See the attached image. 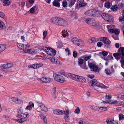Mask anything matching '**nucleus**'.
Masks as SVG:
<instances>
[{"label": "nucleus", "instance_id": "f257e3e1", "mask_svg": "<svg viewBox=\"0 0 124 124\" xmlns=\"http://www.w3.org/2000/svg\"><path fill=\"white\" fill-rule=\"evenodd\" d=\"M50 22L56 25L63 27H66L68 25V22L64 19L58 17L51 18L50 19Z\"/></svg>", "mask_w": 124, "mask_h": 124}, {"label": "nucleus", "instance_id": "f03ea898", "mask_svg": "<svg viewBox=\"0 0 124 124\" xmlns=\"http://www.w3.org/2000/svg\"><path fill=\"white\" fill-rule=\"evenodd\" d=\"M85 22L88 24L93 26L96 29L100 28V26L99 22L94 19L87 18L85 20Z\"/></svg>", "mask_w": 124, "mask_h": 124}, {"label": "nucleus", "instance_id": "7ed1b4c3", "mask_svg": "<svg viewBox=\"0 0 124 124\" xmlns=\"http://www.w3.org/2000/svg\"><path fill=\"white\" fill-rule=\"evenodd\" d=\"M101 16L105 20L108 22H112L113 21V17L109 14L102 13Z\"/></svg>", "mask_w": 124, "mask_h": 124}, {"label": "nucleus", "instance_id": "20e7f679", "mask_svg": "<svg viewBox=\"0 0 124 124\" xmlns=\"http://www.w3.org/2000/svg\"><path fill=\"white\" fill-rule=\"evenodd\" d=\"M88 66L91 69V70L95 72H99V69L98 66L95 64L92 63H89Z\"/></svg>", "mask_w": 124, "mask_h": 124}, {"label": "nucleus", "instance_id": "39448f33", "mask_svg": "<svg viewBox=\"0 0 124 124\" xmlns=\"http://www.w3.org/2000/svg\"><path fill=\"white\" fill-rule=\"evenodd\" d=\"M78 64L82 68L85 70L87 69L88 68L86 65L85 62L84 61L83 59H78Z\"/></svg>", "mask_w": 124, "mask_h": 124}, {"label": "nucleus", "instance_id": "423d86ee", "mask_svg": "<svg viewBox=\"0 0 124 124\" xmlns=\"http://www.w3.org/2000/svg\"><path fill=\"white\" fill-rule=\"evenodd\" d=\"M54 76L55 79L58 82L63 83L65 81L64 78L61 75L55 74Z\"/></svg>", "mask_w": 124, "mask_h": 124}, {"label": "nucleus", "instance_id": "0eeeda50", "mask_svg": "<svg viewBox=\"0 0 124 124\" xmlns=\"http://www.w3.org/2000/svg\"><path fill=\"white\" fill-rule=\"evenodd\" d=\"M53 113L55 114L60 115L64 114L65 113L69 114V111L67 107H66L65 108V110L62 111L60 110L56 109L54 110L53 111Z\"/></svg>", "mask_w": 124, "mask_h": 124}, {"label": "nucleus", "instance_id": "6e6552de", "mask_svg": "<svg viewBox=\"0 0 124 124\" xmlns=\"http://www.w3.org/2000/svg\"><path fill=\"white\" fill-rule=\"evenodd\" d=\"M39 107L37 108V110L38 111L39 110H42L43 111L46 112L47 111V108L42 103H39L38 105Z\"/></svg>", "mask_w": 124, "mask_h": 124}, {"label": "nucleus", "instance_id": "1a4fd4ad", "mask_svg": "<svg viewBox=\"0 0 124 124\" xmlns=\"http://www.w3.org/2000/svg\"><path fill=\"white\" fill-rule=\"evenodd\" d=\"M100 40L108 46H109L111 43L110 41L108 39H107L106 37L101 38Z\"/></svg>", "mask_w": 124, "mask_h": 124}, {"label": "nucleus", "instance_id": "9d476101", "mask_svg": "<svg viewBox=\"0 0 124 124\" xmlns=\"http://www.w3.org/2000/svg\"><path fill=\"white\" fill-rule=\"evenodd\" d=\"M113 55L117 60H119L120 59H122L124 58L123 57V56L121 55V53L118 52L114 53L113 54Z\"/></svg>", "mask_w": 124, "mask_h": 124}, {"label": "nucleus", "instance_id": "9b49d317", "mask_svg": "<svg viewBox=\"0 0 124 124\" xmlns=\"http://www.w3.org/2000/svg\"><path fill=\"white\" fill-rule=\"evenodd\" d=\"M68 76L70 78L76 81L78 78V75H75L71 73H68Z\"/></svg>", "mask_w": 124, "mask_h": 124}, {"label": "nucleus", "instance_id": "f8f14e48", "mask_svg": "<svg viewBox=\"0 0 124 124\" xmlns=\"http://www.w3.org/2000/svg\"><path fill=\"white\" fill-rule=\"evenodd\" d=\"M80 39L77 38L75 37H73L71 39L72 42L75 44L78 45V43Z\"/></svg>", "mask_w": 124, "mask_h": 124}, {"label": "nucleus", "instance_id": "ddd939ff", "mask_svg": "<svg viewBox=\"0 0 124 124\" xmlns=\"http://www.w3.org/2000/svg\"><path fill=\"white\" fill-rule=\"evenodd\" d=\"M91 10L92 16H98V10L95 9H91Z\"/></svg>", "mask_w": 124, "mask_h": 124}, {"label": "nucleus", "instance_id": "4468645a", "mask_svg": "<svg viewBox=\"0 0 124 124\" xmlns=\"http://www.w3.org/2000/svg\"><path fill=\"white\" fill-rule=\"evenodd\" d=\"M13 64L11 63L5 64L3 65L2 67L3 69L10 68L13 66Z\"/></svg>", "mask_w": 124, "mask_h": 124}, {"label": "nucleus", "instance_id": "2eb2a0df", "mask_svg": "<svg viewBox=\"0 0 124 124\" xmlns=\"http://www.w3.org/2000/svg\"><path fill=\"white\" fill-rule=\"evenodd\" d=\"M77 79L76 80L77 81H78L82 82H84L86 81V79L85 78L82 76H78Z\"/></svg>", "mask_w": 124, "mask_h": 124}, {"label": "nucleus", "instance_id": "dca6fc26", "mask_svg": "<svg viewBox=\"0 0 124 124\" xmlns=\"http://www.w3.org/2000/svg\"><path fill=\"white\" fill-rule=\"evenodd\" d=\"M41 81L43 82L49 83L50 82V80L48 78H46L45 77H43L40 79Z\"/></svg>", "mask_w": 124, "mask_h": 124}, {"label": "nucleus", "instance_id": "f3484780", "mask_svg": "<svg viewBox=\"0 0 124 124\" xmlns=\"http://www.w3.org/2000/svg\"><path fill=\"white\" fill-rule=\"evenodd\" d=\"M118 52L120 53L124 57V47H120L118 50Z\"/></svg>", "mask_w": 124, "mask_h": 124}, {"label": "nucleus", "instance_id": "a211bd4d", "mask_svg": "<svg viewBox=\"0 0 124 124\" xmlns=\"http://www.w3.org/2000/svg\"><path fill=\"white\" fill-rule=\"evenodd\" d=\"M97 81L96 80L93 79L91 81V83L92 86H94L97 85Z\"/></svg>", "mask_w": 124, "mask_h": 124}, {"label": "nucleus", "instance_id": "6ab92c4d", "mask_svg": "<svg viewBox=\"0 0 124 124\" xmlns=\"http://www.w3.org/2000/svg\"><path fill=\"white\" fill-rule=\"evenodd\" d=\"M30 105L28 106L26 108V110L27 109L28 110H30L32 109V107H33L34 104L31 101L29 102Z\"/></svg>", "mask_w": 124, "mask_h": 124}, {"label": "nucleus", "instance_id": "aec40b11", "mask_svg": "<svg viewBox=\"0 0 124 124\" xmlns=\"http://www.w3.org/2000/svg\"><path fill=\"white\" fill-rule=\"evenodd\" d=\"M97 41V39L94 38H92L89 39L88 40V42L89 43L96 42Z\"/></svg>", "mask_w": 124, "mask_h": 124}, {"label": "nucleus", "instance_id": "412c9836", "mask_svg": "<svg viewBox=\"0 0 124 124\" xmlns=\"http://www.w3.org/2000/svg\"><path fill=\"white\" fill-rule=\"evenodd\" d=\"M37 53L36 50L34 49H29V54H35Z\"/></svg>", "mask_w": 124, "mask_h": 124}, {"label": "nucleus", "instance_id": "4be33fe9", "mask_svg": "<svg viewBox=\"0 0 124 124\" xmlns=\"http://www.w3.org/2000/svg\"><path fill=\"white\" fill-rule=\"evenodd\" d=\"M6 29V26L4 23L0 20V29L2 30Z\"/></svg>", "mask_w": 124, "mask_h": 124}, {"label": "nucleus", "instance_id": "5701e85b", "mask_svg": "<svg viewBox=\"0 0 124 124\" xmlns=\"http://www.w3.org/2000/svg\"><path fill=\"white\" fill-rule=\"evenodd\" d=\"M6 47V45H5L0 44V53L4 51Z\"/></svg>", "mask_w": 124, "mask_h": 124}, {"label": "nucleus", "instance_id": "b1692460", "mask_svg": "<svg viewBox=\"0 0 124 124\" xmlns=\"http://www.w3.org/2000/svg\"><path fill=\"white\" fill-rule=\"evenodd\" d=\"M53 4L54 6H55L59 7L60 6V3L57 0H54L53 2Z\"/></svg>", "mask_w": 124, "mask_h": 124}, {"label": "nucleus", "instance_id": "393cba45", "mask_svg": "<svg viewBox=\"0 0 124 124\" xmlns=\"http://www.w3.org/2000/svg\"><path fill=\"white\" fill-rule=\"evenodd\" d=\"M99 108L98 111L99 112H102L105 111L107 110V108L105 107H98Z\"/></svg>", "mask_w": 124, "mask_h": 124}, {"label": "nucleus", "instance_id": "a878e982", "mask_svg": "<svg viewBox=\"0 0 124 124\" xmlns=\"http://www.w3.org/2000/svg\"><path fill=\"white\" fill-rule=\"evenodd\" d=\"M3 5L4 6L9 5L10 4V1L8 0H4L3 2Z\"/></svg>", "mask_w": 124, "mask_h": 124}, {"label": "nucleus", "instance_id": "bb28decb", "mask_svg": "<svg viewBox=\"0 0 124 124\" xmlns=\"http://www.w3.org/2000/svg\"><path fill=\"white\" fill-rule=\"evenodd\" d=\"M50 60L53 63H57V60L56 59H55L54 57H50Z\"/></svg>", "mask_w": 124, "mask_h": 124}, {"label": "nucleus", "instance_id": "cd10ccee", "mask_svg": "<svg viewBox=\"0 0 124 124\" xmlns=\"http://www.w3.org/2000/svg\"><path fill=\"white\" fill-rule=\"evenodd\" d=\"M105 72L107 75H110L112 74L111 71L108 68L105 69Z\"/></svg>", "mask_w": 124, "mask_h": 124}, {"label": "nucleus", "instance_id": "c85d7f7f", "mask_svg": "<svg viewBox=\"0 0 124 124\" xmlns=\"http://www.w3.org/2000/svg\"><path fill=\"white\" fill-rule=\"evenodd\" d=\"M17 45L18 47L21 50L24 49V45L21 43H19L17 44Z\"/></svg>", "mask_w": 124, "mask_h": 124}, {"label": "nucleus", "instance_id": "c756f323", "mask_svg": "<svg viewBox=\"0 0 124 124\" xmlns=\"http://www.w3.org/2000/svg\"><path fill=\"white\" fill-rule=\"evenodd\" d=\"M85 14L87 16H92L91 10H89L85 13Z\"/></svg>", "mask_w": 124, "mask_h": 124}, {"label": "nucleus", "instance_id": "7c9ffc66", "mask_svg": "<svg viewBox=\"0 0 124 124\" xmlns=\"http://www.w3.org/2000/svg\"><path fill=\"white\" fill-rule=\"evenodd\" d=\"M76 0H70L69 3V6L71 7L74 4Z\"/></svg>", "mask_w": 124, "mask_h": 124}, {"label": "nucleus", "instance_id": "2f4dec72", "mask_svg": "<svg viewBox=\"0 0 124 124\" xmlns=\"http://www.w3.org/2000/svg\"><path fill=\"white\" fill-rule=\"evenodd\" d=\"M42 49H43V50L46 52L47 53V52L49 51L50 50L51 48L48 47L44 46H42Z\"/></svg>", "mask_w": 124, "mask_h": 124}, {"label": "nucleus", "instance_id": "473e14b6", "mask_svg": "<svg viewBox=\"0 0 124 124\" xmlns=\"http://www.w3.org/2000/svg\"><path fill=\"white\" fill-rule=\"evenodd\" d=\"M37 64H35L33 65H29L28 67L29 68H32L34 69H36L37 68Z\"/></svg>", "mask_w": 124, "mask_h": 124}, {"label": "nucleus", "instance_id": "72a5a7b5", "mask_svg": "<svg viewBox=\"0 0 124 124\" xmlns=\"http://www.w3.org/2000/svg\"><path fill=\"white\" fill-rule=\"evenodd\" d=\"M114 120H111V119H107L106 120V122L108 124H115L114 123Z\"/></svg>", "mask_w": 124, "mask_h": 124}, {"label": "nucleus", "instance_id": "f704fd0d", "mask_svg": "<svg viewBox=\"0 0 124 124\" xmlns=\"http://www.w3.org/2000/svg\"><path fill=\"white\" fill-rule=\"evenodd\" d=\"M97 86L102 88H107V86L101 83H99L98 85L97 84Z\"/></svg>", "mask_w": 124, "mask_h": 124}, {"label": "nucleus", "instance_id": "c9c22d12", "mask_svg": "<svg viewBox=\"0 0 124 124\" xmlns=\"http://www.w3.org/2000/svg\"><path fill=\"white\" fill-rule=\"evenodd\" d=\"M122 16L119 18V20L120 22H122L124 20V10L123 11Z\"/></svg>", "mask_w": 124, "mask_h": 124}, {"label": "nucleus", "instance_id": "e433bc0d", "mask_svg": "<svg viewBox=\"0 0 124 124\" xmlns=\"http://www.w3.org/2000/svg\"><path fill=\"white\" fill-rule=\"evenodd\" d=\"M37 7L35 6L31 8L30 10V12L31 13H33L35 11V9Z\"/></svg>", "mask_w": 124, "mask_h": 124}, {"label": "nucleus", "instance_id": "4c0bfd02", "mask_svg": "<svg viewBox=\"0 0 124 124\" xmlns=\"http://www.w3.org/2000/svg\"><path fill=\"white\" fill-rule=\"evenodd\" d=\"M69 114L67 113H65L64 114H65V120L66 122H68L69 121V116L68 115Z\"/></svg>", "mask_w": 124, "mask_h": 124}, {"label": "nucleus", "instance_id": "58836bf2", "mask_svg": "<svg viewBox=\"0 0 124 124\" xmlns=\"http://www.w3.org/2000/svg\"><path fill=\"white\" fill-rule=\"evenodd\" d=\"M85 44L84 41H83L82 40L80 39L78 43V46H82L84 45Z\"/></svg>", "mask_w": 124, "mask_h": 124}, {"label": "nucleus", "instance_id": "ea45409f", "mask_svg": "<svg viewBox=\"0 0 124 124\" xmlns=\"http://www.w3.org/2000/svg\"><path fill=\"white\" fill-rule=\"evenodd\" d=\"M120 62L121 63V66L122 68L124 69V58L121 59Z\"/></svg>", "mask_w": 124, "mask_h": 124}, {"label": "nucleus", "instance_id": "a19ab883", "mask_svg": "<svg viewBox=\"0 0 124 124\" xmlns=\"http://www.w3.org/2000/svg\"><path fill=\"white\" fill-rule=\"evenodd\" d=\"M105 7L108 8H109L110 7V3L109 1H107L105 4Z\"/></svg>", "mask_w": 124, "mask_h": 124}, {"label": "nucleus", "instance_id": "79ce46f5", "mask_svg": "<svg viewBox=\"0 0 124 124\" xmlns=\"http://www.w3.org/2000/svg\"><path fill=\"white\" fill-rule=\"evenodd\" d=\"M66 0H64L62 2V6L64 8H66L67 7V3L66 1Z\"/></svg>", "mask_w": 124, "mask_h": 124}, {"label": "nucleus", "instance_id": "37998d69", "mask_svg": "<svg viewBox=\"0 0 124 124\" xmlns=\"http://www.w3.org/2000/svg\"><path fill=\"white\" fill-rule=\"evenodd\" d=\"M56 54V52L54 50H51V53H50V54L49 55H50L51 56H54Z\"/></svg>", "mask_w": 124, "mask_h": 124}, {"label": "nucleus", "instance_id": "c03bdc74", "mask_svg": "<svg viewBox=\"0 0 124 124\" xmlns=\"http://www.w3.org/2000/svg\"><path fill=\"white\" fill-rule=\"evenodd\" d=\"M91 108L92 110H93L98 111V107L96 106H91Z\"/></svg>", "mask_w": 124, "mask_h": 124}, {"label": "nucleus", "instance_id": "a18cd8bd", "mask_svg": "<svg viewBox=\"0 0 124 124\" xmlns=\"http://www.w3.org/2000/svg\"><path fill=\"white\" fill-rule=\"evenodd\" d=\"M18 113L19 114H22L23 112V110L22 108H20L17 110Z\"/></svg>", "mask_w": 124, "mask_h": 124}, {"label": "nucleus", "instance_id": "49530a36", "mask_svg": "<svg viewBox=\"0 0 124 124\" xmlns=\"http://www.w3.org/2000/svg\"><path fill=\"white\" fill-rule=\"evenodd\" d=\"M117 9V6H112L111 8V9L113 11H116Z\"/></svg>", "mask_w": 124, "mask_h": 124}, {"label": "nucleus", "instance_id": "de8ad7c7", "mask_svg": "<svg viewBox=\"0 0 124 124\" xmlns=\"http://www.w3.org/2000/svg\"><path fill=\"white\" fill-rule=\"evenodd\" d=\"M80 110L79 108L77 107L76 108L74 111V113H77V114H78L80 113Z\"/></svg>", "mask_w": 124, "mask_h": 124}, {"label": "nucleus", "instance_id": "09e8293b", "mask_svg": "<svg viewBox=\"0 0 124 124\" xmlns=\"http://www.w3.org/2000/svg\"><path fill=\"white\" fill-rule=\"evenodd\" d=\"M86 5V3H84V2L79 3V5L80 7H83Z\"/></svg>", "mask_w": 124, "mask_h": 124}, {"label": "nucleus", "instance_id": "8fccbe9b", "mask_svg": "<svg viewBox=\"0 0 124 124\" xmlns=\"http://www.w3.org/2000/svg\"><path fill=\"white\" fill-rule=\"evenodd\" d=\"M104 56H106L108 54V53L105 51H102L100 53Z\"/></svg>", "mask_w": 124, "mask_h": 124}, {"label": "nucleus", "instance_id": "3c124183", "mask_svg": "<svg viewBox=\"0 0 124 124\" xmlns=\"http://www.w3.org/2000/svg\"><path fill=\"white\" fill-rule=\"evenodd\" d=\"M57 46L59 48H60L62 47V42H58L57 43Z\"/></svg>", "mask_w": 124, "mask_h": 124}, {"label": "nucleus", "instance_id": "603ef678", "mask_svg": "<svg viewBox=\"0 0 124 124\" xmlns=\"http://www.w3.org/2000/svg\"><path fill=\"white\" fill-rule=\"evenodd\" d=\"M117 97L122 99L124 101V95H122L121 94H119L118 95Z\"/></svg>", "mask_w": 124, "mask_h": 124}, {"label": "nucleus", "instance_id": "864d4df0", "mask_svg": "<svg viewBox=\"0 0 124 124\" xmlns=\"http://www.w3.org/2000/svg\"><path fill=\"white\" fill-rule=\"evenodd\" d=\"M119 120H121L122 119L124 118V116L122 114H120L119 115Z\"/></svg>", "mask_w": 124, "mask_h": 124}, {"label": "nucleus", "instance_id": "5fc2aeb1", "mask_svg": "<svg viewBox=\"0 0 124 124\" xmlns=\"http://www.w3.org/2000/svg\"><path fill=\"white\" fill-rule=\"evenodd\" d=\"M123 103V101H117V103H116L118 106H121L122 105Z\"/></svg>", "mask_w": 124, "mask_h": 124}, {"label": "nucleus", "instance_id": "6e6d98bb", "mask_svg": "<svg viewBox=\"0 0 124 124\" xmlns=\"http://www.w3.org/2000/svg\"><path fill=\"white\" fill-rule=\"evenodd\" d=\"M84 60L85 61H88L91 58V56H86L84 58Z\"/></svg>", "mask_w": 124, "mask_h": 124}, {"label": "nucleus", "instance_id": "4d7b16f0", "mask_svg": "<svg viewBox=\"0 0 124 124\" xmlns=\"http://www.w3.org/2000/svg\"><path fill=\"white\" fill-rule=\"evenodd\" d=\"M120 31L118 29H116L115 30L114 33L116 35H118L119 34Z\"/></svg>", "mask_w": 124, "mask_h": 124}, {"label": "nucleus", "instance_id": "13d9d810", "mask_svg": "<svg viewBox=\"0 0 124 124\" xmlns=\"http://www.w3.org/2000/svg\"><path fill=\"white\" fill-rule=\"evenodd\" d=\"M87 77L91 79H93L94 78V76L93 75H87Z\"/></svg>", "mask_w": 124, "mask_h": 124}, {"label": "nucleus", "instance_id": "bf43d9fd", "mask_svg": "<svg viewBox=\"0 0 124 124\" xmlns=\"http://www.w3.org/2000/svg\"><path fill=\"white\" fill-rule=\"evenodd\" d=\"M18 99L15 97H14L12 98V101L14 102H16V101H17Z\"/></svg>", "mask_w": 124, "mask_h": 124}, {"label": "nucleus", "instance_id": "052dcab7", "mask_svg": "<svg viewBox=\"0 0 124 124\" xmlns=\"http://www.w3.org/2000/svg\"><path fill=\"white\" fill-rule=\"evenodd\" d=\"M103 44L101 42H98L97 43V46L99 47H100Z\"/></svg>", "mask_w": 124, "mask_h": 124}, {"label": "nucleus", "instance_id": "680f3d73", "mask_svg": "<svg viewBox=\"0 0 124 124\" xmlns=\"http://www.w3.org/2000/svg\"><path fill=\"white\" fill-rule=\"evenodd\" d=\"M115 30L113 29H110L108 30L109 32L110 33H114Z\"/></svg>", "mask_w": 124, "mask_h": 124}, {"label": "nucleus", "instance_id": "e2e57ef3", "mask_svg": "<svg viewBox=\"0 0 124 124\" xmlns=\"http://www.w3.org/2000/svg\"><path fill=\"white\" fill-rule=\"evenodd\" d=\"M73 57L76 58L77 56V52L76 51H74L73 53Z\"/></svg>", "mask_w": 124, "mask_h": 124}, {"label": "nucleus", "instance_id": "0e129e2a", "mask_svg": "<svg viewBox=\"0 0 124 124\" xmlns=\"http://www.w3.org/2000/svg\"><path fill=\"white\" fill-rule=\"evenodd\" d=\"M117 101L111 100L110 101V103L111 104H116L117 103Z\"/></svg>", "mask_w": 124, "mask_h": 124}, {"label": "nucleus", "instance_id": "69168bd1", "mask_svg": "<svg viewBox=\"0 0 124 124\" xmlns=\"http://www.w3.org/2000/svg\"><path fill=\"white\" fill-rule=\"evenodd\" d=\"M62 34L63 37L65 38L66 36H68L69 34L67 32L65 34Z\"/></svg>", "mask_w": 124, "mask_h": 124}, {"label": "nucleus", "instance_id": "338daca9", "mask_svg": "<svg viewBox=\"0 0 124 124\" xmlns=\"http://www.w3.org/2000/svg\"><path fill=\"white\" fill-rule=\"evenodd\" d=\"M17 103L19 104H22L23 103V101L22 100H18H18L17 101Z\"/></svg>", "mask_w": 124, "mask_h": 124}, {"label": "nucleus", "instance_id": "774afa93", "mask_svg": "<svg viewBox=\"0 0 124 124\" xmlns=\"http://www.w3.org/2000/svg\"><path fill=\"white\" fill-rule=\"evenodd\" d=\"M5 16L4 14L2 12L0 11V17H3Z\"/></svg>", "mask_w": 124, "mask_h": 124}]
</instances>
